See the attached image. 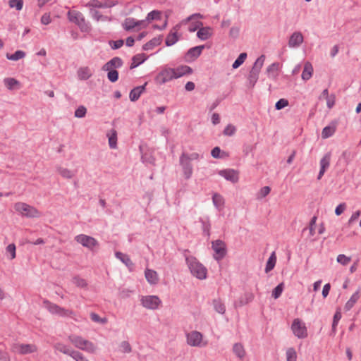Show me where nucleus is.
<instances>
[{
    "label": "nucleus",
    "instance_id": "nucleus-1",
    "mask_svg": "<svg viewBox=\"0 0 361 361\" xmlns=\"http://www.w3.org/2000/svg\"><path fill=\"white\" fill-rule=\"evenodd\" d=\"M186 264L192 276L199 279L207 278V269L200 263L197 259L193 256H185Z\"/></svg>",
    "mask_w": 361,
    "mask_h": 361
},
{
    "label": "nucleus",
    "instance_id": "nucleus-2",
    "mask_svg": "<svg viewBox=\"0 0 361 361\" xmlns=\"http://www.w3.org/2000/svg\"><path fill=\"white\" fill-rule=\"evenodd\" d=\"M14 209L23 216L27 218H38L41 216L40 212L35 207L24 202H19L16 203Z\"/></svg>",
    "mask_w": 361,
    "mask_h": 361
},
{
    "label": "nucleus",
    "instance_id": "nucleus-3",
    "mask_svg": "<svg viewBox=\"0 0 361 361\" xmlns=\"http://www.w3.org/2000/svg\"><path fill=\"white\" fill-rule=\"evenodd\" d=\"M68 340L78 348L93 353L96 350V346L93 343L82 338L81 336L71 335Z\"/></svg>",
    "mask_w": 361,
    "mask_h": 361
},
{
    "label": "nucleus",
    "instance_id": "nucleus-4",
    "mask_svg": "<svg viewBox=\"0 0 361 361\" xmlns=\"http://www.w3.org/2000/svg\"><path fill=\"white\" fill-rule=\"evenodd\" d=\"M75 240L92 252L95 247H99V243L94 238L85 234L76 235Z\"/></svg>",
    "mask_w": 361,
    "mask_h": 361
},
{
    "label": "nucleus",
    "instance_id": "nucleus-5",
    "mask_svg": "<svg viewBox=\"0 0 361 361\" xmlns=\"http://www.w3.org/2000/svg\"><path fill=\"white\" fill-rule=\"evenodd\" d=\"M212 248L214 251V258L217 261L221 260L226 255V245L221 240H213L212 242Z\"/></svg>",
    "mask_w": 361,
    "mask_h": 361
},
{
    "label": "nucleus",
    "instance_id": "nucleus-6",
    "mask_svg": "<svg viewBox=\"0 0 361 361\" xmlns=\"http://www.w3.org/2000/svg\"><path fill=\"white\" fill-rule=\"evenodd\" d=\"M43 304L44 307L51 313L59 314L62 317H69L71 316L73 312L71 310L64 309L61 307L60 306L51 303L47 300H44L43 301Z\"/></svg>",
    "mask_w": 361,
    "mask_h": 361
},
{
    "label": "nucleus",
    "instance_id": "nucleus-7",
    "mask_svg": "<svg viewBox=\"0 0 361 361\" xmlns=\"http://www.w3.org/2000/svg\"><path fill=\"white\" fill-rule=\"evenodd\" d=\"M140 301L142 305L149 310H157L161 304V300L157 295L142 296Z\"/></svg>",
    "mask_w": 361,
    "mask_h": 361
},
{
    "label": "nucleus",
    "instance_id": "nucleus-8",
    "mask_svg": "<svg viewBox=\"0 0 361 361\" xmlns=\"http://www.w3.org/2000/svg\"><path fill=\"white\" fill-rule=\"evenodd\" d=\"M292 331L298 338H305L307 336V330L305 324L299 319H295L291 326Z\"/></svg>",
    "mask_w": 361,
    "mask_h": 361
},
{
    "label": "nucleus",
    "instance_id": "nucleus-9",
    "mask_svg": "<svg viewBox=\"0 0 361 361\" xmlns=\"http://www.w3.org/2000/svg\"><path fill=\"white\" fill-rule=\"evenodd\" d=\"M173 75V68H166L157 74L154 80L157 84L162 85L173 79H176Z\"/></svg>",
    "mask_w": 361,
    "mask_h": 361
},
{
    "label": "nucleus",
    "instance_id": "nucleus-10",
    "mask_svg": "<svg viewBox=\"0 0 361 361\" xmlns=\"http://www.w3.org/2000/svg\"><path fill=\"white\" fill-rule=\"evenodd\" d=\"M37 350L35 345L33 344H20L13 343L11 345V350L21 355H26L36 352Z\"/></svg>",
    "mask_w": 361,
    "mask_h": 361
},
{
    "label": "nucleus",
    "instance_id": "nucleus-11",
    "mask_svg": "<svg viewBox=\"0 0 361 361\" xmlns=\"http://www.w3.org/2000/svg\"><path fill=\"white\" fill-rule=\"evenodd\" d=\"M186 153L183 152L180 156L179 163L182 167L183 175L185 179H189L192 174V165L191 161L185 158Z\"/></svg>",
    "mask_w": 361,
    "mask_h": 361
},
{
    "label": "nucleus",
    "instance_id": "nucleus-12",
    "mask_svg": "<svg viewBox=\"0 0 361 361\" xmlns=\"http://www.w3.org/2000/svg\"><path fill=\"white\" fill-rule=\"evenodd\" d=\"M204 49V45L196 46L188 50L184 56V61L185 62H192L197 59L202 54V50Z\"/></svg>",
    "mask_w": 361,
    "mask_h": 361
},
{
    "label": "nucleus",
    "instance_id": "nucleus-13",
    "mask_svg": "<svg viewBox=\"0 0 361 361\" xmlns=\"http://www.w3.org/2000/svg\"><path fill=\"white\" fill-rule=\"evenodd\" d=\"M303 35L300 32H295L289 38L288 46L290 47H298L303 42Z\"/></svg>",
    "mask_w": 361,
    "mask_h": 361
},
{
    "label": "nucleus",
    "instance_id": "nucleus-14",
    "mask_svg": "<svg viewBox=\"0 0 361 361\" xmlns=\"http://www.w3.org/2000/svg\"><path fill=\"white\" fill-rule=\"evenodd\" d=\"M123 66V61L120 57L116 56L106 63L102 68V71H109V69H115Z\"/></svg>",
    "mask_w": 361,
    "mask_h": 361
},
{
    "label": "nucleus",
    "instance_id": "nucleus-15",
    "mask_svg": "<svg viewBox=\"0 0 361 361\" xmlns=\"http://www.w3.org/2000/svg\"><path fill=\"white\" fill-rule=\"evenodd\" d=\"M187 339L189 345L192 346H197L202 341V335L198 331H192L188 335Z\"/></svg>",
    "mask_w": 361,
    "mask_h": 361
},
{
    "label": "nucleus",
    "instance_id": "nucleus-16",
    "mask_svg": "<svg viewBox=\"0 0 361 361\" xmlns=\"http://www.w3.org/2000/svg\"><path fill=\"white\" fill-rule=\"evenodd\" d=\"M338 122L336 121H333L331 123L324 127L322 132V137L323 139H326L331 137L336 130Z\"/></svg>",
    "mask_w": 361,
    "mask_h": 361
},
{
    "label": "nucleus",
    "instance_id": "nucleus-17",
    "mask_svg": "<svg viewBox=\"0 0 361 361\" xmlns=\"http://www.w3.org/2000/svg\"><path fill=\"white\" fill-rule=\"evenodd\" d=\"M219 174L232 183H236L238 180V173L233 169L221 170L219 172Z\"/></svg>",
    "mask_w": 361,
    "mask_h": 361
},
{
    "label": "nucleus",
    "instance_id": "nucleus-18",
    "mask_svg": "<svg viewBox=\"0 0 361 361\" xmlns=\"http://www.w3.org/2000/svg\"><path fill=\"white\" fill-rule=\"evenodd\" d=\"M192 72H193V71L190 66H186V65H181V66H178L176 68H173V73H174L173 77H175V78L176 79V78H180L185 75L191 74V73H192Z\"/></svg>",
    "mask_w": 361,
    "mask_h": 361
},
{
    "label": "nucleus",
    "instance_id": "nucleus-19",
    "mask_svg": "<svg viewBox=\"0 0 361 361\" xmlns=\"http://www.w3.org/2000/svg\"><path fill=\"white\" fill-rule=\"evenodd\" d=\"M147 85V82H145L142 85L134 87L130 91V92L129 94V98L131 102H135L140 98L142 93H143L145 91Z\"/></svg>",
    "mask_w": 361,
    "mask_h": 361
},
{
    "label": "nucleus",
    "instance_id": "nucleus-20",
    "mask_svg": "<svg viewBox=\"0 0 361 361\" xmlns=\"http://www.w3.org/2000/svg\"><path fill=\"white\" fill-rule=\"evenodd\" d=\"M253 299L254 294L250 292H247L245 293V294L235 302L234 305L235 307H242L252 302Z\"/></svg>",
    "mask_w": 361,
    "mask_h": 361
},
{
    "label": "nucleus",
    "instance_id": "nucleus-21",
    "mask_svg": "<svg viewBox=\"0 0 361 361\" xmlns=\"http://www.w3.org/2000/svg\"><path fill=\"white\" fill-rule=\"evenodd\" d=\"M211 30L210 27L202 26L197 32V37L201 40H207L212 35Z\"/></svg>",
    "mask_w": 361,
    "mask_h": 361
},
{
    "label": "nucleus",
    "instance_id": "nucleus-22",
    "mask_svg": "<svg viewBox=\"0 0 361 361\" xmlns=\"http://www.w3.org/2000/svg\"><path fill=\"white\" fill-rule=\"evenodd\" d=\"M162 42V35L154 37L142 46V49L148 51L152 49L154 47L159 45Z\"/></svg>",
    "mask_w": 361,
    "mask_h": 361
},
{
    "label": "nucleus",
    "instance_id": "nucleus-23",
    "mask_svg": "<svg viewBox=\"0 0 361 361\" xmlns=\"http://www.w3.org/2000/svg\"><path fill=\"white\" fill-rule=\"evenodd\" d=\"M147 281L150 283L155 285L159 282V277L157 271L147 269L145 271Z\"/></svg>",
    "mask_w": 361,
    "mask_h": 361
},
{
    "label": "nucleus",
    "instance_id": "nucleus-24",
    "mask_svg": "<svg viewBox=\"0 0 361 361\" xmlns=\"http://www.w3.org/2000/svg\"><path fill=\"white\" fill-rule=\"evenodd\" d=\"M312 73H313L312 65L309 61L305 62V63L304 65V69H303V71H302V75H301L302 80H304L305 81L310 80L312 76Z\"/></svg>",
    "mask_w": 361,
    "mask_h": 361
},
{
    "label": "nucleus",
    "instance_id": "nucleus-25",
    "mask_svg": "<svg viewBox=\"0 0 361 361\" xmlns=\"http://www.w3.org/2000/svg\"><path fill=\"white\" fill-rule=\"evenodd\" d=\"M147 59V56L145 54H137L133 56L132 58V63L130 66V69H133L138 66L139 65L142 64Z\"/></svg>",
    "mask_w": 361,
    "mask_h": 361
},
{
    "label": "nucleus",
    "instance_id": "nucleus-26",
    "mask_svg": "<svg viewBox=\"0 0 361 361\" xmlns=\"http://www.w3.org/2000/svg\"><path fill=\"white\" fill-rule=\"evenodd\" d=\"M137 20L133 18H126L122 23L123 28L126 31H130L137 27Z\"/></svg>",
    "mask_w": 361,
    "mask_h": 361
},
{
    "label": "nucleus",
    "instance_id": "nucleus-27",
    "mask_svg": "<svg viewBox=\"0 0 361 361\" xmlns=\"http://www.w3.org/2000/svg\"><path fill=\"white\" fill-rule=\"evenodd\" d=\"M115 255L117 259H120L128 268H131L132 267L134 266V264L133 263V262L131 261L130 258L128 255L123 254L121 252H116L115 253Z\"/></svg>",
    "mask_w": 361,
    "mask_h": 361
},
{
    "label": "nucleus",
    "instance_id": "nucleus-28",
    "mask_svg": "<svg viewBox=\"0 0 361 361\" xmlns=\"http://www.w3.org/2000/svg\"><path fill=\"white\" fill-rule=\"evenodd\" d=\"M360 298L359 290H357L355 293L352 295L350 298L347 301L345 305V310L346 311H349L354 306V305L357 302Z\"/></svg>",
    "mask_w": 361,
    "mask_h": 361
},
{
    "label": "nucleus",
    "instance_id": "nucleus-29",
    "mask_svg": "<svg viewBox=\"0 0 361 361\" xmlns=\"http://www.w3.org/2000/svg\"><path fill=\"white\" fill-rule=\"evenodd\" d=\"M276 262V257L275 252H273L271 254L270 257H269V259L267 262L266 267H265V272L269 273L270 271H271L274 268Z\"/></svg>",
    "mask_w": 361,
    "mask_h": 361
},
{
    "label": "nucleus",
    "instance_id": "nucleus-30",
    "mask_svg": "<svg viewBox=\"0 0 361 361\" xmlns=\"http://www.w3.org/2000/svg\"><path fill=\"white\" fill-rule=\"evenodd\" d=\"M264 61H265V56L261 55L259 57H258L257 59V60L254 63L251 71L259 73L261 68L263 66Z\"/></svg>",
    "mask_w": 361,
    "mask_h": 361
},
{
    "label": "nucleus",
    "instance_id": "nucleus-31",
    "mask_svg": "<svg viewBox=\"0 0 361 361\" xmlns=\"http://www.w3.org/2000/svg\"><path fill=\"white\" fill-rule=\"evenodd\" d=\"M83 15L77 11H69L68 12V18L71 22L77 24L79 22L80 18H82Z\"/></svg>",
    "mask_w": 361,
    "mask_h": 361
},
{
    "label": "nucleus",
    "instance_id": "nucleus-32",
    "mask_svg": "<svg viewBox=\"0 0 361 361\" xmlns=\"http://www.w3.org/2000/svg\"><path fill=\"white\" fill-rule=\"evenodd\" d=\"M259 73L254 72L252 71H250L247 77V86L249 87L252 88L255 85L259 78Z\"/></svg>",
    "mask_w": 361,
    "mask_h": 361
},
{
    "label": "nucleus",
    "instance_id": "nucleus-33",
    "mask_svg": "<svg viewBox=\"0 0 361 361\" xmlns=\"http://www.w3.org/2000/svg\"><path fill=\"white\" fill-rule=\"evenodd\" d=\"M233 351L235 355L240 359L245 357V351L241 343H235L233 347Z\"/></svg>",
    "mask_w": 361,
    "mask_h": 361
},
{
    "label": "nucleus",
    "instance_id": "nucleus-34",
    "mask_svg": "<svg viewBox=\"0 0 361 361\" xmlns=\"http://www.w3.org/2000/svg\"><path fill=\"white\" fill-rule=\"evenodd\" d=\"M212 304L216 312H217L219 314L225 313V305L221 302L220 299H214L212 301Z\"/></svg>",
    "mask_w": 361,
    "mask_h": 361
},
{
    "label": "nucleus",
    "instance_id": "nucleus-35",
    "mask_svg": "<svg viewBox=\"0 0 361 361\" xmlns=\"http://www.w3.org/2000/svg\"><path fill=\"white\" fill-rule=\"evenodd\" d=\"M200 221L202 224V228L203 234L209 238L210 237V228H211V224L209 222V219H200Z\"/></svg>",
    "mask_w": 361,
    "mask_h": 361
},
{
    "label": "nucleus",
    "instance_id": "nucleus-36",
    "mask_svg": "<svg viewBox=\"0 0 361 361\" xmlns=\"http://www.w3.org/2000/svg\"><path fill=\"white\" fill-rule=\"evenodd\" d=\"M212 201L214 205L219 210L222 208V207L224 204V200L223 197L218 193H214L213 195Z\"/></svg>",
    "mask_w": 361,
    "mask_h": 361
},
{
    "label": "nucleus",
    "instance_id": "nucleus-37",
    "mask_svg": "<svg viewBox=\"0 0 361 361\" xmlns=\"http://www.w3.org/2000/svg\"><path fill=\"white\" fill-rule=\"evenodd\" d=\"M55 348H56V350H59V352H61L63 354H66V355H68L71 357L72 353H74L75 351V350L71 349L70 347H68L64 344H62V343H57L55 345Z\"/></svg>",
    "mask_w": 361,
    "mask_h": 361
},
{
    "label": "nucleus",
    "instance_id": "nucleus-38",
    "mask_svg": "<svg viewBox=\"0 0 361 361\" xmlns=\"http://www.w3.org/2000/svg\"><path fill=\"white\" fill-rule=\"evenodd\" d=\"M331 153H326L320 160V169L326 171L330 165Z\"/></svg>",
    "mask_w": 361,
    "mask_h": 361
},
{
    "label": "nucleus",
    "instance_id": "nucleus-39",
    "mask_svg": "<svg viewBox=\"0 0 361 361\" xmlns=\"http://www.w3.org/2000/svg\"><path fill=\"white\" fill-rule=\"evenodd\" d=\"M178 40L177 32H170L166 38L165 44L166 46L170 47L176 43Z\"/></svg>",
    "mask_w": 361,
    "mask_h": 361
},
{
    "label": "nucleus",
    "instance_id": "nucleus-40",
    "mask_svg": "<svg viewBox=\"0 0 361 361\" xmlns=\"http://www.w3.org/2000/svg\"><path fill=\"white\" fill-rule=\"evenodd\" d=\"M161 18V11L158 10H153L149 12L147 16V20L148 23L152 22V20H159Z\"/></svg>",
    "mask_w": 361,
    "mask_h": 361
},
{
    "label": "nucleus",
    "instance_id": "nucleus-41",
    "mask_svg": "<svg viewBox=\"0 0 361 361\" xmlns=\"http://www.w3.org/2000/svg\"><path fill=\"white\" fill-rule=\"evenodd\" d=\"M25 56V51H21V50H18V51H15L12 54H6V58L8 60H11V61H18L19 59H21L24 58Z\"/></svg>",
    "mask_w": 361,
    "mask_h": 361
},
{
    "label": "nucleus",
    "instance_id": "nucleus-42",
    "mask_svg": "<svg viewBox=\"0 0 361 361\" xmlns=\"http://www.w3.org/2000/svg\"><path fill=\"white\" fill-rule=\"evenodd\" d=\"M247 55L245 52L240 53L238 57L233 62L232 67L233 69H236L240 67L245 61Z\"/></svg>",
    "mask_w": 361,
    "mask_h": 361
},
{
    "label": "nucleus",
    "instance_id": "nucleus-43",
    "mask_svg": "<svg viewBox=\"0 0 361 361\" xmlns=\"http://www.w3.org/2000/svg\"><path fill=\"white\" fill-rule=\"evenodd\" d=\"M6 87L10 90H14L16 85H19V82L13 78H6L4 80Z\"/></svg>",
    "mask_w": 361,
    "mask_h": 361
},
{
    "label": "nucleus",
    "instance_id": "nucleus-44",
    "mask_svg": "<svg viewBox=\"0 0 361 361\" xmlns=\"http://www.w3.org/2000/svg\"><path fill=\"white\" fill-rule=\"evenodd\" d=\"M76 25H78L80 30L83 32H87L90 30V26L89 23L85 21L84 16L80 18L79 22H78Z\"/></svg>",
    "mask_w": 361,
    "mask_h": 361
},
{
    "label": "nucleus",
    "instance_id": "nucleus-45",
    "mask_svg": "<svg viewBox=\"0 0 361 361\" xmlns=\"http://www.w3.org/2000/svg\"><path fill=\"white\" fill-rule=\"evenodd\" d=\"M107 78L111 82H115L118 80V72L116 69H109L106 71Z\"/></svg>",
    "mask_w": 361,
    "mask_h": 361
},
{
    "label": "nucleus",
    "instance_id": "nucleus-46",
    "mask_svg": "<svg viewBox=\"0 0 361 361\" xmlns=\"http://www.w3.org/2000/svg\"><path fill=\"white\" fill-rule=\"evenodd\" d=\"M283 283H281L273 289L271 295L274 299H277L281 296L283 290Z\"/></svg>",
    "mask_w": 361,
    "mask_h": 361
},
{
    "label": "nucleus",
    "instance_id": "nucleus-47",
    "mask_svg": "<svg viewBox=\"0 0 361 361\" xmlns=\"http://www.w3.org/2000/svg\"><path fill=\"white\" fill-rule=\"evenodd\" d=\"M287 361H297V353L293 348H289L286 350Z\"/></svg>",
    "mask_w": 361,
    "mask_h": 361
},
{
    "label": "nucleus",
    "instance_id": "nucleus-48",
    "mask_svg": "<svg viewBox=\"0 0 361 361\" xmlns=\"http://www.w3.org/2000/svg\"><path fill=\"white\" fill-rule=\"evenodd\" d=\"M341 312H336L334 314V318H333L332 330H331V334H336V326H337L339 320L341 319Z\"/></svg>",
    "mask_w": 361,
    "mask_h": 361
},
{
    "label": "nucleus",
    "instance_id": "nucleus-49",
    "mask_svg": "<svg viewBox=\"0 0 361 361\" xmlns=\"http://www.w3.org/2000/svg\"><path fill=\"white\" fill-rule=\"evenodd\" d=\"M87 6L92 7V8H107V7H111V5L106 4H104L97 0H91L87 4Z\"/></svg>",
    "mask_w": 361,
    "mask_h": 361
},
{
    "label": "nucleus",
    "instance_id": "nucleus-50",
    "mask_svg": "<svg viewBox=\"0 0 361 361\" xmlns=\"http://www.w3.org/2000/svg\"><path fill=\"white\" fill-rule=\"evenodd\" d=\"M202 26H203V23L199 20H196L194 22H192L189 26H188V31L190 32H195L196 30H199Z\"/></svg>",
    "mask_w": 361,
    "mask_h": 361
},
{
    "label": "nucleus",
    "instance_id": "nucleus-51",
    "mask_svg": "<svg viewBox=\"0 0 361 361\" xmlns=\"http://www.w3.org/2000/svg\"><path fill=\"white\" fill-rule=\"evenodd\" d=\"M90 318L93 322L99 323V324H105L108 322V320L106 317L102 318L97 314H96L94 312L90 313Z\"/></svg>",
    "mask_w": 361,
    "mask_h": 361
},
{
    "label": "nucleus",
    "instance_id": "nucleus-52",
    "mask_svg": "<svg viewBox=\"0 0 361 361\" xmlns=\"http://www.w3.org/2000/svg\"><path fill=\"white\" fill-rule=\"evenodd\" d=\"M8 4L11 8H15L17 11H20L23 8V1L9 0Z\"/></svg>",
    "mask_w": 361,
    "mask_h": 361
},
{
    "label": "nucleus",
    "instance_id": "nucleus-53",
    "mask_svg": "<svg viewBox=\"0 0 361 361\" xmlns=\"http://www.w3.org/2000/svg\"><path fill=\"white\" fill-rule=\"evenodd\" d=\"M87 113V109L84 106H80L74 113L76 118H83L85 116Z\"/></svg>",
    "mask_w": 361,
    "mask_h": 361
},
{
    "label": "nucleus",
    "instance_id": "nucleus-54",
    "mask_svg": "<svg viewBox=\"0 0 361 361\" xmlns=\"http://www.w3.org/2000/svg\"><path fill=\"white\" fill-rule=\"evenodd\" d=\"M288 104H289V102H288V99H283V98L280 99L275 104V109L276 110H281V109L286 107L287 106H288Z\"/></svg>",
    "mask_w": 361,
    "mask_h": 361
},
{
    "label": "nucleus",
    "instance_id": "nucleus-55",
    "mask_svg": "<svg viewBox=\"0 0 361 361\" xmlns=\"http://www.w3.org/2000/svg\"><path fill=\"white\" fill-rule=\"evenodd\" d=\"M117 144V135L116 130H113L112 135L109 137V145L110 148L114 149L116 147Z\"/></svg>",
    "mask_w": 361,
    "mask_h": 361
},
{
    "label": "nucleus",
    "instance_id": "nucleus-56",
    "mask_svg": "<svg viewBox=\"0 0 361 361\" xmlns=\"http://www.w3.org/2000/svg\"><path fill=\"white\" fill-rule=\"evenodd\" d=\"M58 171L63 178H71L73 176L72 171L68 169L60 167L59 168Z\"/></svg>",
    "mask_w": 361,
    "mask_h": 361
},
{
    "label": "nucleus",
    "instance_id": "nucleus-57",
    "mask_svg": "<svg viewBox=\"0 0 361 361\" xmlns=\"http://www.w3.org/2000/svg\"><path fill=\"white\" fill-rule=\"evenodd\" d=\"M120 350L121 352L125 353H129L131 352L132 348L130 343L128 341H122L120 344Z\"/></svg>",
    "mask_w": 361,
    "mask_h": 361
},
{
    "label": "nucleus",
    "instance_id": "nucleus-58",
    "mask_svg": "<svg viewBox=\"0 0 361 361\" xmlns=\"http://www.w3.org/2000/svg\"><path fill=\"white\" fill-rule=\"evenodd\" d=\"M78 76L80 79L87 80L91 76V74L89 73V69L87 68H83L78 71Z\"/></svg>",
    "mask_w": 361,
    "mask_h": 361
},
{
    "label": "nucleus",
    "instance_id": "nucleus-59",
    "mask_svg": "<svg viewBox=\"0 0 361 361\" xmlns=\"http://www.w3.org/2000/svg\"><path fill=\"white\" fill-rule=\"evenodd\" d=\"M351 260V258L346 257L345 255L341 254L337 257V262L342 265H347Z\"/></svg>",
    "mask_w": 361,
    "mask_h": 361
},
{
    "label": "nucleus",
    "instance_id": "nucleus-60",
    "mask_svg": "<svg viewBox=\"0 0 361 361\" xmlns=\"http://www.w3.org/2000/svg\"><path fill=\"white\" fill-rule=\"evenodd\" d=\"M236 129L235 127L231 124H228L224 130V135H228V136H232L234 135Z\"/></svg>",
    "mask_w": 361,
    "mask_h": 361
},
{
    "label": "nucleus",
    "instance_id": "nucleus-61",
    "mask_svg": "<svg viewBox=\"0 0 361 361\" xmlns=\"http://www.w3.org/2000/svg\"><path fill=\"white\" fill-rule=\"evenodd\" d=\"M71 357L75 361H89L81 353L76 350L72 353Z\"/></svg>",
    "mask_w": 361,
    "mask_h": 361
},
{
    "label": "nucleus",
    "instance_id": "nucleus-62",
    "mask_svg": "<svg viewBox=\"0 0 361 361\" xmlns=\"http://www.w3.org/2000/svg\"><path fill=\"white\" fill-rule=\"evenodd\" d=\"M124 41L123 39H118L116 41L111 40L109 42V45L112 49H118L123 45Z\"/></svg>",
    "mask_w": 361,
    "mask_h": 361
},
{
    "label": "nucleus",
    "instance_id": "nucleus-63",
    "mask_svg": "<svg viewBox=\"0 0 361 361\" xmlns=\"http://www.w3.org/2000/svg\"><path fill=\"white\" fill-rule=\"evenodd\" d=\"M16 245L13 243L9 244L6 247V252L11 255V259L16 257Z\"/></svg>",
    "mask_w": 361,
    "mask_h": 361
},
{
    "label": "nucleus",
    "instance_id": "nucleus-64",
    "mask_svg": "<svg viewBox=\"0 0 361 361\" xmlns=\"http://www.w3.org/2000/svg\"><path fill=\"white\" fill-rule=\"evenodd\" d=\"M271 191V188L269 186H264L261 188L260 191L259 192V198H264Z\"/></svg>",
    "mask_w": 361,
    "mask_h": 361
}]
</instances>
